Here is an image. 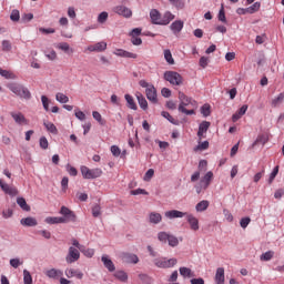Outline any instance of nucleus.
<instances>
[{"instance_id":"1","label":"nucleus","mask_w":284,"mask_h":284,"mask_svg":"<svg viewBox=\"0 0 284 284\" xmlns=\"http://www.w3.org/2000/svg\"><path fill=\"white\" fill-rule=\"evenodd\" d=\"M8 89L16 94V97H19L20 99H26L27 101L32 98V93H30V90L28 88L23 87V84L19 83H10L8 84Z\"/></svg>"},{"instance_id":"2","label":"nucleus","mask_w":284,"mask_h":284,"mask_svg":"<svg viewBox=\"0 0 284 284\" xmlns=\"http://www.w3.org/2000/svg\"><path fill=\"white\" fill-rule=\"evenodd\" d=\"M214 179V173L212 171H209L201 181L195 184V192L196 194H202V192H205L210 187V183H212V180Z\"/></svg>"},{"instance_id":"3","label":"nucleus","mask_w":284,"mask_h":284,"mask_svg":"<svg viewBox=\"0 0 284 284\" xmlns=\"http://www.w3.org/2000/svg\"><path fill=\"white\" fill-rule=\"evenodd\" d=\"M178 99L180 101V104L178 106L179 112H185L190 105H196V101L192 100V98L185 95L183 92H179Z\"/></svg>"},{"instance_id":"4","label":"nucleus","mask_w":284,"mask_h":284,"mask_svg":"<svg viewBox=\"0 0 284 284\" xmlns=\"http://www.w3.org/2000/svg\"><path fill=\"white\" fill-rule=\"evenodd\" d=\"M164 80L169 81L171 85H183V77L176 71H165Z\"/></svg>"},{"instance_id":"5","label":"nucleus","mask_w":284,"mask_h":284,"mask_svg":"<svg viewBox=\"0 0 284 284\" xmlns=\"http://www.w3.org/2000/svg\"><path fill=\"white\" fill-rule=\"evenodd\" d=\"M60 214L62 215L60 216L62 223H77V214L69 207L61 206Z\"/></svg>"},{"instance_id":"6","label":"nucleus","mask_w":284,"mask_h":284,"mask_svg":"<svg viewBox=\"0 0 284 284\" xmlns=\"http://www.w3.org/2000/svg\"><path fill=\"white\" fill-rule=\"evenodd\" d=\"M81 174L83 179H99L103 174V170L97 169H89L88 166H81Z\"/></svg>"},{"instance_id":"7","label":"nucleus","mask_w":284,"mask_h":284,"mask_svg":"<svg viewBox=\"0 0 284 284\" xmlns=\"http://www.w3.org/2000/svg\"><path fill=\"white\" fill-rule=\"evenodd\" d=\"M155 267H160L162 270H168L170 267H174V265H176V263H179V261L176 258H165V257H160V258H155L153 261Z\"/></svg>"},{"instance_id":"8","label":"nucleus","mask_w":284,"mask_h":284,"mask_svg":"<svg viewBox=\"0 0 284 284\" xmlns=\"http://www.w3.org/2000/svg\"><path fill=\"white\" fill-rule=\"evenodd\" d=\"M79 258H81V253L78 248L70 246L69 247V253L65 257L67 263H77V261H79Z\"/></svg>"},{"instance_id":"9","label":"nucleus","mask_w":284,"mask_h":284,"mask_svg":"<svg viewBox=\"0 0 284 284\" xmlns=\"http://www.w3.org/2000/svg\"><path fill=\"white\" fill-rule=\"evenodd\" d=\"M113 12L120 17H124L125 19H130V17H132V10L125 6L114 7Z\"/></svg>"},{"instance_id":"10","label":"nucleus","mask_w":284,"mask_h":284,"mask_svg":"<svg viewBox=\"0 0 284 284\" xmlns=\"http://www.w3.org/2000/svg\"><path fill=\"white\" fill-rule=\"evenodd\" d=\"M120 258L122 261V263H133L134 265H136V263H139V256H136V254L134 253H122L120 255Z\"/></svg>"},{"instance_id":"11","label":"nucleus","mask_w":284,"mask_h":284,"mask_svg":"<svg viewBox=\"0 0 284 284\" xmlns=\"http://www.w3.org/2000/svg\"><path fill=\"white\" fill-rule=\"evenodd\" d=\"M0 187L4 194H9V196H17L19 194V190L17 187H12L9 184L4 183L3 180H0Z\"/></svg>"},{"instance_id":"12","label":"nucleus","mask_w":284,"mask_h":284,"mask_svg":"<svg viewBox=\"0 0 284 284\" xmlns=\"http://www.w3.org/2000/svg\"><path fill=\"white\" fill-rule=\"evenodd\" d=\"M146 99L151 101V103H159V99L156 98V88L151 84L146 90H145Z\"/></svg>"},{"instance_id":"13","label":"nucleus","mask_w":284,"mask_h":284,"mask_svg":"<svg viewBox=\"0 0 284 284\" xmlns=\"http://www.w3.org/2000/svg\"><path fill=\"white\" fill-rule=\"evenodd\" d=\"M10 114L18 125H28V119H26V115H23V113L11 112Z\"/></svg>"},{"instance_id":"14","label":"nucleus","mask_w":284,"mask_h":284,"mask_svg":"<svg viewBox=\"0 0 284 284\" xmlns=\"http://www.w3.org/2000/svg\"><path fill=\"white\" fill-rule=\"evenodd\" d=\"M88 50L89 52H105V50H108V43H105L104 41L98 42L93 45H89Z\"/></svg>"},{"instance_id":"15","label":"nucleus","mask_w":284,"mask_h":284,"mask_svg":"<svg viewBox=\"0 0 284 284\" xmlns=\"http://www.w3.org/2000/svg\"><path fill=\"white\" fill-rule=\"evenodd\" d=\"M186 221L193 232H199V219L192 214H186Z\"/></svg>"},{"instance_id":"16","label":"nucleus","mask_w":284,"mask_h":284,"mask_svg":"<svg viewBox=\"0 0 284 284\" xmlns=\"http://www.w3.org/2000/svg\"><path fill=\"white\" fill-rule=\"evenodd\" d=\"M150 19L153 26H161L162 19H161V12H159V10L152 9L150 11Z\"/></svg>"},{"instance_id":"17","label":"nucleus","mask_w":284,"mask_h":284,"mask_svg":"<svg viewBox=\"0 0 284 284\" xmlns=\"http://www.w3.org/2000/svg\"><path fill=\"white\" fill-rule=\"evenodd\" d=\"M164 216H166V219H183V216H187V213L178 210H171L166 211Z\"/></svg>"},{"instance_id":"18","label":"nucleus","mask_w":284,"mask_h":284,"mask_svg":"<svg viewBox=\"0 0 284 284\" xmlns=\"http://www.w3.org/2000/svg\"><path fill=\"white\" fill-rule=\"evenodd\" d=\"M113 54H115V57H123L124 59H136V53H132L130 51H125L123 49H116Z\"/></svg>"},{"instance_id":"19","label":"nucleus","mask_w":284,"mask_h":284,"mask_svg":"<svg viewBox=\"0 0 284 284\" xmlns=\"http://www.w3.org/2000/svg\"><path fill=\"white\" fill-rule=\"evenodd\" d=\"M210 125L211 123L207 121H202L201 124L199 125V131H197V136L201 141V139H203V135L207 133V131L210 130Z\"/></svg>"},{"instance_id":"20","label":"nucleus","mask_w":284,"mask_h":284,"mask_svg":"<svg viewBox=\"0 0 284 284\" xmlns=\"http://www.w3.org/2000/svg\"><path fill=\"white\" fill-rule=\"evenodd\" d=\"M45 276H48V278H61V276H63V271L61 270H57V268H50L48 271H45Z\"/></svg>"},{"instance_id":"21","label":"nucleus","mask_w":284,"mask_h":284,"mask_svg":"<svg viewBox=\"0 0 284 284\" xmlns=\"http://www.w3.org/2000/svg\"><path fill=\"white\" fill-rule=\"evenodd\" d=\"M184 22L183 20H175L171 23L170 30H172L173 34H179L181 30H183Z\"/></svg>"},{"instance_id":"22","label":"nucleus","mask_w":284,"mask_h":284,"mask_svg":"<svg viewBox=\"0 0 284 284\" xmlns=\"http://www.w3.org/2000/svg\"><path fill=\"white\" fill-rule=\"evenodd\" d=\"M215 282L217 284H225V268L219 267L215 273Z\"/></svg>"},{"instance_id":"23","label":"nucleus","mask_w":284,"mask_h":284,"mask_svg":"<svg viewBox=\"0 0 284 284\" xmlns=\"http://www.w3.org/2000/svg\"><path fill=\"white\" fill-rule=\"evenodd\" d=\"M101 261H102L104 267H106V270H109V272H114V270H116V267L114 266V262H112V260H110V257H108V255H103L101 257Z\"/></svg>"},{"instance_id":"24","label":"nucleus","mask_w":284,"mask_h":284,"mask_svg":"<svg viewBox=\"0 0 284 284\" xmlns=\"http://www.w3.org/2000/svg\"><path fill=\"white\" fill-rule=\"evenodd\" d=\"M65 276L68 278H72L73 276H77L79 278V281H81V278H83V272H81L79 270H74V268H68L65 271Z\"/></svg>"},{"instance_id":"25","label":"nucleus","mask_w":284,"mask_h":284,"mask_svg":"<svg viewBox=\"0 0 284 284\" xmlns=\"http://www.w3.org/2000/svg\"><path fill=\"white\" fill-rule=\"evenodd\" d=\"M174 19H175V16L172 12L166 11L163 14V18L160 23H161V26H170V22L174 21Z\"/></svg>"},{"instance_id":"26","label":"nucleus","mask_w":284,"mask_h":284,"mask_svg":"<svg viewBox=\"0 0 284 284\" xmlns=\"http://www.w3.org/2000/svg\"><path fill=\"white\" fill-rule=\"evenodd\" d=\"M20 223L24 227H36V225H38L37 219L34 217H24L20 221Z\"/></svg>"},{"instance_id":"27","label":"nucleus","mask_w":284,"mask_h":284,"mask_svg":"<svg viewBox=\"0 0 284 284\" xmlns=\"http://www.w3.org/2000/svg\"><path fill=\"white\" fill-rule=\"evenodd\" d=\"M180 274L183 276V278H192L194 277V272H192V268L182 266L180 267Z\"/></svg>"},{"instance_id":"28","label":"nucleus","mask_w":284,"mask_h":284,"mask_svg":"<svg viewBox=\"0 0 284 284\" xmlns=\"http://www.w3.org/2000/svg\"><path fill=\"white\" fill-rule=\"evenodd\" d=\"M210 207V201L203 200L195 205L196 212H205Z\"/></svg>"},{"instance_id":"29","label":"nucleus","mask_w":284,"mask_h":284,"mask_svg":"<svg viewBox=\"0 0 284 284\" xmlns=\"http://www.w3.org/2000/svg\"><path fill=\"white\" fill-rule=\"evenodd\" d=\"M150 223H153L154 225L161 223L163 221V216H161L160 213H151L149 215Z\"/></svg>"},{"instance_id":"30","label":"nucleus","mask_w":284,"mask_h":284,"mask_svg":"<svg viewBox=\"0 0 284 284\" xmlns=\"http://www.w3.org/2000/svg\"><path fill=\"white\" fill-rule=\"evenodd\" d=\"M124 99H125V101L128 103L126 105H128V108H130V110H138L136 102H134V98H132V95L125 94Z\"/></svg>"},{"instance_id":"31","label":"nucleus","mask_w":284,"mask_h":284,"mask_svg":"<svg viewBox=\"0 0 284 284\" xmlns=\"http://www.w3.org/2000/svg\"><path fill=\"white\" fill-rule=\"evenodd\" d=\"M114 276L118 281H121V283H128V273H125V271H116Z\"/></svg>"},{"instance_id":"32","label":"nucleus","mask_w":284,"mask_h":284,"mask_svg":"<svg viewBox=\"0 0 284 284\" xmlns=\"http://www.w3.org/2000/svg\"><path fill=\"white\" fill-rule=\"evenodd\" d=\"M138 103L141 109L148 110V100H145V97L143 94L139 93L136 94Z\"/></svg>"},{"instance_id":"33","label":"nucleus","mask_w":284,"mask_h":284,"mask_svg":"<svg viewBox=\"0 0 284 284\" xmlns=\"http://www.w3.org/2000/svg\"><path fill=\"white\" fill-rule=\"evenodd\" d=\"M17 204L19 205V207H21V210H23L24 212H30V205H28V202H26V200L23 197H18L17 199Z\"/></svg>"},{"instance_id":"34","label":"nucleus","mask_w":284,"mask_h":284,"mask_svg":"<svg viewBox=\"0 0 284 284\" xmlns=\"http://www.w3.org/2000/svg\"><path fill=\"white\" fill-rule=\"evenodd\" d=\"M164 59L169 65H174V58H172V51L170 49L164 50Z\"/></svg>"},{"instance_id":"35","label":"nucleus","mask_w":284,"mask_h":284,"mask_svg":"<svg viewBox=\"0 0 284 284\" xmlns=\"http://www.w3.org/2000/svg\"><path fill=\"white\" fill-rule=\"evenodd\" d=\"M44 126L48 130V132H51V134H59V130L57 129V125L52 122H44Z\"/></svg>"},{"instance_id":"36","label":"nucleus","mask_w":284,"mask_h":284,"mask_svg":"<svg viewBox=\"0 0 284 284\" xmlns=\"http://www.w3.org/2000/svg\"><path fill=\"white\" fill-rule=\"evenodd\" d=\"M162 116L164 118V119H168V121L170 122V123H172L173 125H179V121H176L171 114H170V112H168V111H162Z\"/></svg>"},{"instance_id":"37","label":"nucleus","mask_w":284,"mask_h":284,"mask_svg":"<svg viewBox=\"0 0 284 284\" xmlns=\"http://www.w3.org/2000/svg\"><path fill=\"white\" fill-rule=\"evenodd\" d=\"M45 223H48L49 225H57L63 223V220H61V217L49 216L45 219Z\"/></svg>"},{"instance_id":"38","label":"nucleus","mask_w":284,"mask_h":284,"mask_svg":"<svg viewBox=\"0 0 284 284\" xmlns=\"http://www.w3.org/2000/svg\"><path fill=\"white\" fill-rule=\"evenodd\" d=\"M80 252L88 258H92L94 256V248H87L85 246H82Z\"/></svg>"},{"instance_id":"39","label":"nucleus","mask_w":284,"mask_h":284,"mask_svg":"<svg viewBox=\"0 0 284 284\" xmlns=\"http://www.w3.org/2000/svg\"><path fill=\"white\" fill-rule=\"evenodd\" d=\"M274 258V251H267L260 256V261H272Z\"/></svg>"},{"instance_id":"40","label":"nucleus","mask_w":284,"mask_h":284,"mask_svg":"<svg viewBox=\"0 0 284 284\" xmlns=\"http://www.w3.org/2000/svg\"><path fill=\"white\" fill-rule=\"evenodd\" d=\"M207 148H210V142L209 141H204L202 143H200L197 146L194 148V152H203V150H207Z\"/></svg>"},{"instance_id":"41","label":"nucleus","mask_w":284,"mask_h":284,"mask_svg":"<svg viewBox=\"0 0 284 284\" xmlns=\"http://www.w3.org/2000/svg\"><path fill=\"white\" fill-rule=\"evenodd\" d=\"M0 74L4 78V79H17V75H14V73L8 71V70H3L0 68Z\"/></svg>"},{"instance_id":"42","label":"nucleus","mask_w":284,"mask_h":284,"mask_svg":"<svg viewBox=\"0 0 284 284\" xmlns=\"http://www.w3.org/2000/svg\"><path fill=\"white\" fill-rule=\"evenodd\" d=\"M55 100L59 101V103H68V101H70V98H68V95L63 93H57Z\"/></svg>"},{"instance_id":"43","label":"nucleus","mask_w":284,"mask_h":284,"mask_svg":"<svg viewBox=\"0 0 284 284\" xmlns=\"http://www.w3.org/2000/svg\"><path fill=\"white\" fill-rule=\"evenodd\" d=\"M201 114H203V116H205V118L210 116V114H212L210 104H204L201 106Z\"/></svg>"},{"instance_id":"44","label":"nucleus","mask_w":284,"mask_h":284,"mask_svg":"<svg viewBox=\"0 0 284 284\" xmlns=\"http://www.w3.org/2000/svg\"><path fill=\"white\" fill-rule=\"evenodd\" d=\"M92 116H93V119H95V121H98V123H100V125H105V121L103 120V118L101 116V113H99V111H93Z\"/></svg>"},{"instance_id":"45","label":"nucleus","mask_w":284,"mask_h":284,"mask_svg":"<svg viewBox=\"0 0 284 284\" xmlns=\"http://www.w3.org/2000/svg\"><path fill=\"white\" fill-rule=\"evenodd\" d=\"M12 50V43L10 40L2 41V52H10Z\"/></svg>"},{"instance_id":"46","label":"nucleus","mask_w":284,"mask_h":284,"mask_svg":"<svg viewBox=\"0 0 284 284\" xmlns=\"http://www.w3.org/2000/svg\"><path fill=\"white\" fill-rule=\"evenodd\" d=\"M170 234L165 233V232H160L158 234V239L159 241H161V243H168V241L170 240Z\"/></svg>"},{"instance_id":"47","label":"nucleus","mask_w":284,"mask_h":284,"mask_svg":"<svg viewBox=\"0 0 284 284\" xmlns=\"http://www.w3.org/2000/svg\"><path fill=\"white\" fill-rule=\"evenodd\" d=\"M23 281H24V284H32V275L28 270L23 271Z\"/></svg>"},{"instance_id":"48","label":"nucleus","mask_w":284,"mask_h":284,"mask_svg":"<svg viewBox=\"0 0 284 284\" xmlns=\"http://www.w3.org/2000/svg\"><path fill=\"white\" fill-rule=\"evenodd\" d=\"M219 21H222V23H227V19L225 18V8L223 7V4L221 6L219 12Z\"/></svg>"},{"instance_id":"49","label":"nucleus","mask_w":284,"mask_h":284,"mask_svg":"<svg viewBox=\"0 0 284 284\" xmlns=\"http://www.w3.org/2000/svg\"><path fill=\"white\" fill-rule=\"evenodd\" d=\"M10 19L11 21H14V22L19 21V19H21V14L19 13V10L13 9L11 11Z\"/></svg>"},{"instance_id":"50","label":"nucleus","mask_w":284,"mask_h":284,"mask_svg":"<svg viewBox=\"0 0 284 284\" xmlns=\"http://www.w3.org/2000/svg\"><path fill=\"white\" fill-rule=\"evenodd\" d=\"M168 243L171 247H176V245H179V239L174 235H170Z\"/></svg>"},{"instance_id":"51","label":"nucleus","mask_w":284,"mask_h":284,"mask_svg":"<svg viewBox=\"0 0 284 284\" xmlns=\"http://www.w3.org/2000/svg\"><path fill=\"white\" fill-rule=\"evenodd\" d=\"M108 12L103 11L98 16V23H105L108 21Z\"/></svg>"},{"instance_id":"52","label":"nucleus","mask_w":284,"mask_h":284,"mask_svg":"<svg viewBox=\"0 0 284 284\" xmlns=\"http://www.w3.org/2000/svg\"><path fill=\"white\" fill-rule=\"evenodd\" d=\"M92 216H94V219H98V216H101V205L95 204L92 207Z\"/></svg>"},{"instance_id":"53","label":"nucleus","mask_w":284,"mask_h":284,"mask_svg":"<svg viewBox=\"0 0 284 284\" xmlns=\"http://www.w3.org/2000/svg\"><path fill=\"white\" fill-rule=\"evenodd\" d=\"M250 14H254V12H258L261 10V2H255L251 7H248Z\"/></svg>"},{"instance_id":"54","label":"nucleus","mask_w":284,"mask_h":284,"mask_svg":"<svg viewBox=\"0 0 284 284\" xmlns=\"http://www.w3.org/2000/svg\"><path fill=\"white\" fill-rule=\"evenodd\" d=\"M250 223H252V219H250V217H242L240 221V225L243 230H245V227H247V225H250Z\"/></svg>"},{"instance_id":"55","label":"nucleus","mask_w":284,"mask_h":284,"mask_svg":"<svg viewBox=\"0 0 284 284\" xmlns=\"http://www.w3.org/2000/svg\"><path fill=\"white\" fill-rule=\"evenodd\" d=\"M283 100H284V94H283V93H280L278 97L275 98V99L272 101L273 108H276V105H278V103H283Z\"/></svg>"},{"instance_id":"56","label":"nucleus","mask_w":284,"mask_h":284,"mask_svg":"<svg viewBox=\"0 0 284 284\" xmlns=\"http://www.w3.org/2000/svg\"><path fill=\"white\" fill-rule=\"evenodd\" d=\"M277 174H278V166H275L268 178L270 184H272L274 182V179H276Z\"/></svg>"},{"instance_id":"57","label":"nucleus","mask_w":284,"mask_h":284,"mask_svg":"<svg viewBox=\"0 0 284 284\" xmlns=\"http://www.w3.org/2000/svg\"><path fill=\"white\" fill-rule=\"evenodd\" d=\"M223 214H224L226 221H229V223H232V221H234V215H232V213L230 212V210L224 209V210H223Z\"/></svg>"},{"instance_id":"58","label":"nucleus","mask_w":284,"mask_h":284,"mask_svg":"<svg viewBox=\"0 0 284 284\" xmlns=\"http://www.w3.org/2000/svg\"><path fill=\"white\" fill-rule=\"evenodd\" d=\"M130 194H132V196H139V194L148 195L149 193L143 189H136V190H132Z\"/></svg>"},{"instance_id":"59","label":"nucleus","mask_w":284,"mask_h":284,"mask_svg":"<svg viewBox=\"0 0 284 284\" xmlns=\"http://www.w3.org/2000/svg\"><path fill=\"white\" fill-rule=\"evenodd\" d=\"M48 145H49L48 139L45 136H41L40 138V148L42 150H48Z\"/></svg>"},{"instance_id":"60","label":"nucleus","mask_w":284,"mask_h":284,"mask_svg":"<svg viewBox=\"0 0 284 284\" xmlns=\"http://www.w3.org/2000/svg\"><path fill=\"white\" fill-rule=\"evenodd\" d=\"M67 170L70 176H77V174H79V171H77V168L71 166L70 164L67 165Z\"/></svg>"},{"instance_id":"61","label":"nucleus","mask_w":284,"mask_h":284,"mask_svg":"<svg viewBox=\"0 0 284 284\" xmlns=\"http://www.w3.org/2000/svg\"><path fill=\"white\" fill-rule=\"evenodd\" d=\"M58 48L63 52H68L70 50V44L68 42H62L58 44Z\"/></svg>"},{"instance_id":"62","label":"nucleus","mask_w":284,"mask_h":284,"mask_svg":"<svg viewBox=\"0 0 284 284\" xmlns=\"http://www.w3.org/2000/svg\"><path fill=\"white\" fill-rule=\"evenodd\" d=\"M200 172H205L207 170V162L205 160H201L199 163Z\"/></svg>"},{"instance_id":"63","label":"nucleus","mask_w":284,"mask_h":284,"mask_svg":"<svg viewBox=\"0 0 284 284\" xmlns=\"http://www.w3.org/2000/svg\"><path fill=\"white\" fill-rule=\"evenodd\" d=\"M111 153L113 154V156H121V149H119V146L116 145H112Z\"/></svg>"},{"instance_id":"64","label":"nucleus","mask_w":284,"mask_h":284,"mask_svg":"<svg viewBox=\"0 0 284 284\" xmlns=\"http://www.w3.org/2000/svg\"><path fill=\"white\" fill-rule=\"evenodd\" d=\"M154 176V169H149L144 175V181H150Z\"/></svg>"}]
</instances>
